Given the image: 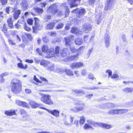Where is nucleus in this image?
I'll return each mask as SVG.
<instances>
[{"label":"nucleus","instance_id":"nucleus-1","mask_svg":"<svg viewBox=\"0 0 133 133\" xmlns=\"http://www.w3.org/2000/svg\"><path fill=\"white\" fill-rule=\"evenodd\" d=\"M11 90L15 94L19 93L21 90V84L20 81L17 79H14L11 83Z\"/></svg>","mask_w":133,"mask_h":133},{"label":"nucleus","instance_id":"nucleus-2","mask_svg":"<svg viewBox=\"0 0 133 133\" xmlns=\"http://www.w3.org/2000/svg\"><path fill=\"white\" fill-rule=\"evenodd\" d=\"M42 96L41 97V100L43 103L51 105L54 104V102L51 99V96L49 94L41 95Z\"/></svg>","mask_w":133,"mask_h":133},{"label":"nucleus","instance_id":"nucleus-3","mask_svg":"<svg viewBox=\"0 0 133 133\" xmlns=\"http://www.w3.org/2000/svg\"><path fill=\"white\" fill-rule=\"evenodd\" d=\"M60 50V47L58 46L56 47L55 51L53 48H51L50 51L48 52L47 55L50 57H55V56H59Z\"/></svg>","mask_w":133,"mask_h":133},{"label":"nucleus","instance_id":"nucleus-4","mask_svg":"<svg viewBox=\"0 0 133 133\" xmlns=\"http://www.w3.org/2000/svg\"><path fill=\"white\" fill-rule=\"evenodd\" d=\"M128 111V110L124 109H113L109 111L108 114L110 115L124 114Z\"/></svg>","mask_w":133,"mask_h":133},{"label":"nucleus","instance_id":"nucleus-5","mask_svg":"<svg viewBox=\"0 0 133 133\" xmlns=\"http://www.w3.org/2000/svg\"><path fill=\"white\" fill-rule=\"evenodd\" d=\"M74 39V36L72 35H70L64 38L65 45L66 46H70L72 43Z\"/></svg>","mask_w":133,"mask_h":133},{"label":"nucleus","instance_id":"nucleus-6","mask_svg":"<svg viewBox=\"0 0 133 133\" xmlns=\"http://www.w3.org/2000/svg\"><path fill=\"white\" fill-rule=\"evenodd\" d=\"M57 6L56 3L51 4L48 8L47 10L51 11L50 12L53 15H55L58 12V10L57 9Z\"/></svg>","mask_w":133,"mask_h":133},{"label":"nucleus","instance_id":"nucleus-7","mask_svg":"<svg viewBox=\"0 0 133 133\" xmlns=\"http://www.w3.org/2000/svg\"><path fill=\"white\" fill-rule=\"evenodd\" d=\"M78 10V14L79 15L77 16L76 17L77 18H79L81 16H83L86 12V11L84 8H82L79 10V8H76L75 9L72 10L71 12L72 13L74 14Z\"/></svg>","mask_w":133,"mask_h":133},{"label":"nucleus","instance_id":"nucleus-8","mask_svg":"<svg viewBox=\"0 0 133 133\" xmlns=\"http://www.w3.org/2000/svg\"><path fill=\"white\" fill-rule=\"evenodd\" d=\"M92 126L94 127H97V122L90 121L88 123L85 124L83 126V128L85 130H87L89 128L92 129Z\"/></svg>","mask_w":133,"mask_h":133},{"label":"nucleus","instance_id":"nucleus-9","mask_svg":"<svg viewBox=\"0 0 133 133\" xmlns=\"http://www.w3.org/2000/svg\"><path fill=\"white\" fill-rule=\"evenodd\" d=\"M115 0H107L106 4L104 8V10L105 11L110 10L113 7L112 3L114 2Z\"/></svg>","mask_w":133,"mask_h":133},{"label":"nucleus","instance_id":"nucleus-10","mask_svg":"<svg viewBox=\"0 0 133 133\" xmlns=\"http://www.w3.org/2000/svg\"><path fill=\"white\" fill-rule=\"evenodd\" d=\"M81 0H67V2L70 3L69 5L70 8L77 6L78 4L77 3H75L76 2H80Z\"/></svg>","mask_w":133,"mask_h":133},{"label":"nucleus","instance_id":"nucleus-11","mask_svg":"<svg viewBox=\"0 0 133 133\" xmlns=\"http://www.w3.org/2000/svg\"><path fill=\"white\" fill-rule=\"evenodd\" d=\"M66 4V3L65 2L61 4V6L65 9V11L64 13V17L65 18H66L68 16L70 12V10Z\"/></svg>","mask_w":133,"mask_h":133},{"label":"nucleus","instance_id":"nucleus-12","mask_svg":"<svg viewBox=\"0 0 133 133\" xmlns=\"http://www.w3.org/2000/svg\"><path fill=\"white\" fill-rule=\"evenodd\" d=\"M97 127H101L102 128H104L107 129H109L112 127L111 125L108 124L107 123H103L100 122H97Z\"/></svg>","mask_w":133,"mask_h":133},{"label":"nucleus","instance_id":"nucleus-13","mask_svg":"<svg viewBox=\"0 0 133 133\" xmlns=\"http://www.w3.org/2000/svg\"><path fill=\"white\" fill-rule=\"evenodd\" d=\"M69 54V51L67 48H63L60 53V56L62 57H65Z\"/></svg>","mask_w":133,"mask_h":133},{"label":"nucleus","instance_id":"nucleus-14","mask_svg":"<svg viewBox=\"0 0 133 133\" xmlns=\"http://www.w3.org/2000/svg\"><path fill=\"white\" fill-rule=\"evenodd\" d=\"M34 19L35 20V26H34V32H35L37 30L39 29V27L40 26L39 21L37 18L35 17Z\"/></svg>","mask_w":133,"mask_h":133},{"label":"nucleus","instance_id":"nucleus-15","mask_svg":"<svg viewBox=\"0 0 133 133\" xmlns=\"http://www.w3.org/2000/svg\"><path fill=\"white\" fill-rule=\"evenodd\" d=\"M79 54L78 53H77L76 55H72L68 56L67 58V60L68 61H74L78 59V57Z\"/></svg>","mask_w":133,"mask_h":133},{"label":"nucleus","instance_id":"nucleus-16","mask_svg":"<svg viewBox=\"0 0 133 133\" xmlns=\"http://www.w3.org/2000/svg\"><path fill=\"white\" fill-rule=\"evenodd\" d=\"M48 112L56 117H57L59 116V111L57 110L54 109L52 110H49Z\"/></svg>","mask_w":133,"mask_h":133},{"label":"nucleus","instance_id":"nucleus-17","mask_svg":"<svg viewBox=\"0 0 133 133\" xmlns=\"http://www.w3.org/2000/svg\"><path fill=\"white\" fill-rule=\"evenodd\" d=\"M105 37L104 38L105 39V44L107 47H108L109 45V35L107 34H105Z\"/></svg>","mask_w":133,"mask_h":133},{"label":"nucleus","instance_id":"nucleus-18","mask_svg":"<svg viewBox=\"0 0 133 133\" xmlns=\"http://www.w3.org/2000/svg\"><path fill=\"white\" fill-rule=\"evenodd\" d=\"M70 32L72 33L75 34L77 35L79 34L81 31L78 30L77 28L73 27L71 28Z\"/></svg>","mask_w":133,"mask_h":133},{"label":"nucleus","instance_id":"nucleus-19","mask_svg":"<svg viewBox=\"0 0 133 133\" xmlns=\"http://www.w3.org/2000/svg\"><path fill=\"white\" fill-rule=\"evenodd\" d=\"M55 24V23L53 22H50L46 25L47 29H52L54 28Z\"/></svg>","mask_w":133,"mask_h":133},{"label":"nucleus","instance_id":"nucleus-20","mask_svg":"<svg viewBox=\"0 0 133 133\" xmlns=\"http://www.w3.org/2000/svg\"><path fill=\"white\" fill-rule=\"evenodd\" d=\"M41 49L42 52L45 53L47 52V54L48 52L50 51V50H49V47L48 46L46 45H43Z\"/></svg>","mask_w":133,"mask_h":133},{"label":"nucleus","instance_id":"nucleus-21","mask_svg":"<svg viewBox=\"0 0 133 133\" xmlns=\"http://www.w3.org/2000/svg\"><path fill=\"white\" fill-rule=\"evenodd\" d=\"M64 72L67 76H72L74 75V74L73 72L70 69H64Z\"/></svg>","mask_w":133,"mask_h":133},{"label":"nucleus","instance_id":"nucleus-22","mask_svg":"<svg viewBox=\"0 0 133 133\" xmlns=\"http://www.w3.org/2000/svg\"><path fill=\"white\" fill-rule=\"evenodd\" d=\"M123 91L125 93H131L133 92V88L126 87L123 89Z\"/></svg>","mask_w":133,"mask_h":133},{"label":"nucleus","instance_id":"nucleus-23","mask_svg":"<svg viewBox=\"0 0 133 133\" xmlns=\"http://www.w3.org/2000/svg\"><path fill=\"white\" fill-rule=\"evenodd\" d=\"M75 44L77 45H80L83 43V40L80 39L78 37L76 38L75 41Z\"/></svg>","mask_w":133,"mask_h":133},{"label":"nucleus","instance_id":"nucleus-24","mask_svg":"<svg viewBox=\"0 0 133 133\" xmlns=\"http://www.w3.org/2000/svg\"><path fill=\"white\" fill-rule=\"evenodd\" d=\"M34 9L35 11L38 14H41L43 12V10L42 8L39 7L34 8Z\"/></svg>","mask_w":133,"mask_h":133},{"label":"nucleus","instance_id":"nucleus-25","mask_svg":"<svg viewBox=\"0 0 133 133\" xmlns=\"http://www.w3.org/2000/svg\"><path fill=\"white\" fill-rule=\"evenodd\" d=\"M21 13V11L18 10L15 11L13 15L15 19H17Z\"/></svg>","mask_w":133,"mask_h":133},{"label":"nucleus","instance_id":"nucleus-26","mask_svg":"<svg viewBox=\"0 0 133 133\" xmlns=\"http://www.w3.org/2000/svg\"><path fill=\"white\" fill-rule=\"evenodd\" d=\"M9 27L11 28L13 27V22L11 18L8 19L7 21Z\"/></svg>","mask_w":133,"mask_h":133},{"label":"nucleus","instance_id":"nucleus-27","mask_svg":"<svg viewBox=\"0 0 133 133\" xmlns=\"http://www.w3.org/2000/svg\"><path fill=\"white\" fill-rule=\"evenodd\" d=\"M85 118L84 116H82L80 117L79 123L80 125H83L85 122Z\"/></svg>","mask_w":133,"mask_h":133},{"label":"nucleus","instance_id":"nucleus-28","mask_svg":"<svg viewBox=\"0 0 133 133\" xmlns=\"http://www.w3.org/2000/svg\"><path fill=\"white\" fill-rule=\"evenodd\" d=\"M17 65L18 68L22 69H25L27 68L28 67V65H27L25 64V66H24L21 63H18V64Z\"/></svg>","mask_w":133,"mask_h":133},{"label":"nucleus","instance_id":"nucleus-29","mask_svg":"<svg viewBox=\"0 0 133 133\" xmlns=\"http://www.w3.org/2000/svg\"><path fill=\"white\" fill-rule=\"evenodd\" d=\"M50 63L44 59H42L40 62V64L41 65H43L44 66H46Z\"/></svg>","mask_w":133,"mask_h":133},{"label":"nucleus","instance_id":"nucleus-30","mask_svg":"<svg viewBox=\"0 0 133 133\" xmlns=\"http://www.w3.org/2000/svg\"><path fill=\"white\" fill-rule=\"evenodd\" d=\"M7 28L6 27L5 24H4L2 28V30L4 32L6 36H8L7 32Z\"/></svg>","mask_w":133,"mask_h":133},{"label":"nucleus","instance_id":"nucleus-31","mask_svg":"<svg viewBox=\"0 0 133 133\" xmlns=\"http://www.w3.org/2000/svg\"><path fill=\"white\" fill-rule=\"evenodd\" d=\"M76 94L77 96H81L82 94H83V92L79 90H76L74 91Z\"/></svg>","mask_w":133,"mask_h":133},{"label":"nucleus","instance_id":"nucleus-32","mask_svg":"<svg viewBox=\"0 0 133 133\" xmlns=\"http://www.w3.org/2000/svg\"><path fill=\"white\" fill-rule=\"evenodd\" d=\"M64 25L63 23H61L58 24L56 26V28L57 29H59L62 28Z\"/></svg>","mask_w":133,"mask_h":133},{"label":"nucleus","instance_id":"nucleus-33","mask_svg":"<svg viewBox=\"0 0 133 133\" xmlns=\"http://www.w3.org/2000/svg\"><path fill=\"white\" fill-rule=\"evenodd\" d=\"M70 50L72 53L76 52L78 51V50L76 49L74 47H71L69 48Z\"/></svg>","mask_w":133,"mask_h":133},{"label":"nucleus","instance_id":"nucleus-34","mask_svg":"<svg viewBox=\"0 0 133 133\" xmlns=\"http://www.w3.org/2000/svg\"><path fill=\"white\" fill-rule=\"evenodd\" d=\"M83 28L85 30H88L91 29V26L90 25H84L83 26Z\"/></svg>","mask_w":133,"mask_h":133},{"label":"nucleus","instance_id":"nucleus-35","mask_svg":"<svg viewBox=\"0 0 133 133\" xmlns=\"http://www.w3.org/2000/svg\"><path fill=\"white\" fill-rule=\"evenodd\" d=\"M70 67L71 69L77 68L76 63H73L71 64Z\"/></svg>","mask_w":133,"mask_h":133},{"label":"nucleus","instance_id":"nucleus-36","mask_svg":"<svg viewBox=\"0 0 133 133\" xmlns=\"http://www.w3.org/2000/svg\"><path fill=\"white\" fill-rule=\"evenodd\" d=\"M70 67L71 69L77 68L76 63H73L71 64Z\"/></svg>","mask_w":133,"mask_h":133},{"label":"nucleus","instance_id":"nucleus-37","mask_svg":"<svg viewBox=\"0 0 133 133\" xmlns=\"http://www.w3.org/2000/svg\"><path fill=\"white\" fill-rule=\"evenodd\" d=\"M17 110L11 109L10 110V116L16 115V111H17Z\"/></svg>","mask_w":133,"mask_h":133},{"label":"nucleus","instance_id":"nucleus-38","mask_svg":"<svg viewBox=\"0 0 133 133\" xmlns=\"http://www.w3.org/2000/svg\"><path fill=\"white\" fill-rule=\"evenodd\" d=\"M14 10V9L13 8L10 7H8L6 8L5 10L7 13L9 14L10 11L11 10L12 11H13Z\"/></svg>","mask_w":133,"mask_h":133},{"label":"nucleus","instance_id":"nucleus-39","mask_svg":"<svg viewBox=\"0 0 133 133\" xmlns=\"http://www.w3.org/2000/svg\"><path fill=\"white\" fill-rule=\"evenodd\" d=\"M77 68H79L82 67L83 64L82 62H76Z\"/></svg>","mask_w":133,"mask_h":133},{"label":"nucleus","instance_id":"nucleus-40","mask_svg":"<svg viewBox=\"0 0 133 133\" xmlns=\"http://www.w3.org/2000/svg\"><path fill=\"white\" fill-rule=\"evenodd\" d=\"M88 78L89 79L92 80H93L95 78L93 75L91 73L89 74L88 76Z\"/></svg>","mask_w":133,"mask_h":133},{"label":"nucleus","instance_id":"nucleus-41","mask_svg":"<svg viewBox=\"0 0 133 133\" xmlns=\"http://www.w3.org/2000/svg\"><path fill=\"white\" fill-rule=\"evenodd\" d=\"M51 18V16L50 15H47L44 17V19L46 21H48Z\"/></svg>","mask_w":133,"mask_h":133},{"label":"nucleus","instance_id":"nucleus-42","mask_svg":"<svg viewBox=\"0 0 133 133\" xmlns=\"http://www.w3.org/2000/svg\"><path fill=\"white\" fill-rule=\"evenodd\" d=\"M47 4V3L45 2H41L40 3L41 7L42 9L43 8H45Z\"/></svg>","mask_w":133,"mask_h":133},{"label":"nucleus","instance_id":"nucleus-43","mask_svg":"<svg viewBox=\"0 0 133 133\" xmlns=\"http://www.w3.org/2000/svg\"><path fill=\"white\" fill-rule=\"evenodd\" d=\"M106 73H108V77H111V76H112V73L111 70H107L106 71Z\"/></svg>","mask_w":133,"mask_h":133},{"label":"nucleus","instance_id":"nucleus-44","mask_svg":"<svg viewBox=\"0 0 133 133\" xmlns=\"http://www.w3.org/2000/svg\"><path fill=\"white\" fill-rule=\"evenodd\" d=\"M25 35L30 40H31L32 39V37L31 35L29 34H25Z\"/></svg>","mask_w":133,"mask_h":133},{"label":"nucleus","instance_id":"nucleus-45","mask_svg":"<svg viewBox=\"0 0 133 133\" xmlns=\"http://www.w3.org/2000/svg\"><path fill=\"white\" fill-rule=\"evenodd\" d=\"M118 77V75L116 74H114L111 76V78L112 79L117 78Z\"/></svg>","mask_w":133,"mask_h":133},{"label":"nucleus","instance_id":"nucleus-46","mask_svg":"<svg viewBox=\"0 0 133 133\" xmlns=\"http://www.w3.org/2000/svg\"><path fill=\"white\" fill-rule=\"evenodd\" d=\"M28 101H29V103L32 106V107L33 108V102L32 100L29 99H27Z\"/></svg>","mask_w":133,"mask_h":133},{"label":"nucleus","instance_id":"nucleus-47","mask_svg":"<svg viewBox=\"0 0 133 133\" xmlns=\"http://www.w3.org/2000/svg\"><path fill=\"white\" fill-rule=\"evenodd\" d=\"M8 41L10 44H11L12 45H14L15 44L14 41L10 38H9L8 39Z\"/></svg>","mask_w":133,"mask_h":133},{"label":"nucleus","instance_id":"nucleus-48","mask_svg":"<svg viewBox=\"0 0 133 133\" xmlns=\"http://www.w3.org/2000/svg\"><path fill=\"white\" fill-rule=\"evenodd\" d=\"M22 101L19 100H16V103L18 105L21 106Z\"/></svg>","mask_w":133,"mask_h":133},{"label":"nucleus","instance_id":"nucleus-49","mask_svg":"<svg viewBox=\"0 0 133 133\" xmlns=\"http://www.w3.org/2000/svg\"><path fill=\"white\" fill-rule=\"evenodd\" d=\"M21 106H22L24 107H27L28 106V104L22 101Z\"/></svg>","mask_w":133,"mask_h":133},{"label":"nucleus","instance_id":"nucleus-50","mask_svg":"<svg viewBox=\"0 0 133 133\" xmlns=\"http://www.w3.org/2000/svg\"><path fill=\"white\" fill-rule=\"evenodd\" d=\"M8 2L7 0H1V2L3 5H6Z\"/></svg>","mask_w":133,"mask_h":133},{"label":"nucleus","instance_id":"nucleus-51","mask_svg":"<svg viewBox=\"0 0 133 133\" xmlns=\"http://www.w3.org/2000/svg\"><path fill=\"white\" fill-rule=\"evenodd\" d=\"M34 80L38 83H42V81H39L38 79L35 76H34Z\"/></svg>","mask_w":133,"mask_h":133},{"label":"nucleus","instance_id":"nucleus-52","mask_svg":"<svg viewBox=\"0 0 133 133\" xmlns=\"http://www.w3.org/2000/svg\"><path fill=\"white\" fill-rule=\"evenodd\" d=\"M27 22L28 24L32 25V24L33 20L29 18L28 19Z\"/></svg>","mask_w":133,"mask_h":133},{"label":"nucleus","instance_id":"nucleus-53","mask_svg":"<svg viewBox=\"0 0 133 133\" xmlns=\"http://www.w3.org/2000/svg\"><path fill=\"white\" fill-rule=\"evenodd\" d=\"M40 78L42 81H43L45 82L46 83H47L48 82V80L45 78L42 77H40Z\"/></svg>","mask_w":133,"mask_h":133},{"label":"nucleus","instance_id":"nucleus-54","mask_svg":"<svg viewBox=\"0 0 133 133\" xmlns=\"http://www.w3.org/2000/svg\"><path fill=\"white\" fill-rule=\"evenodd\" d=\"M20 112L21 115L25 114L26 113L25 111L23 109H22L20 110Z\"/></svg>","mask_w":133,"mask_h":133},{"label":"nucleus","instance_id":"nucleus-55","mask_svg":"<svg viewBox=\"0 0 133 133\" xmlns=\"http://www.w3.org/2000/svg\"><path fill=\"white\" fill-rule=\"evenodd\" d=\"M10 110H5V114L7 115L10 116Z\"/></svg>","mask_w":133,"mask_h":133},{"label":"nucleus","instance_id":"nucleus-56","mask_svg":"<svg viewBox=\"0 0 133 133\" xmlns=\"http://www.w3.org/2000/svg\"><path fill=\"white\" fill-rule=\"evenodd\" d=\"M24 28L25 30L26 31H29L30 30V28L29 27H28L26 25V24L24 25Z\"/></svg>","mask_w":133,"mask_h":133},{"label":"nucleus","instance_id":"nucleus-57","mask_svg":"<svg viewBox=\"0 0 133 133\" xmlns=\"http://www.w3.org/2000/svg\"><path fill=\"white\" fill-rule=\"evenodd\" d=\"M26 2L25 3H22V7L24 8V9H25L26 8L27 6V4L26 3Z\"/></svg>","mask_w":133,"mask_h":133},{"label":"nucleus","instance_id":"nucleus-58","mask_svg":"<svg viewBox=\"0 0 133 133\" xmlns=\"http://www.w3.org/2000/svg\"><path fill=\"white\" fill-rule=\"evenodd\" d=\"M8 75V73L7 72H5L4 73L1 74L0 75V77H3L4 76H7Z\"/></svg>","mask_w":133,"mask_h":133},{"label":"nucleus","instance_id":"nucleus-59","mask_svg":"<svg viewBox=\"0 0 133 133\" xmlns=\"http://www.w3.org/2000/svg\"><path fill=\"white\" fill-rule=\"evenodd\" d=\"M95 2V0H89V3L91 4H94Z\"/></svg>","mask_w":133,"mask_h":133},{"label":"nucleus","instance_id":"nucleus-60","mask_svg":"<svg viewBox=\"0 0 133 133\" xmlns=\"http://www.w3.org/2000/svg\"><path fill=\"white\" fill-rule=\"evenodd\" d=\"M79 121L78 120H75L74 122V124H75L77 127H78L79 125Z\"/></svg>","mask_w":133,"mask_h":133},{"label":"nucleus","instance_id":"nucleus-61","mask_svg":"<svg viewBox=\"0 0 133 133\" xmlns=\"http://www.w3.org/2000/svg\"><path fill=\"white\" fill-rule=\"evenodd\" d=\"M88 36H85L84 37V42H87L88 40Z\"/></svg>","mask_w":133,"mask_h":133},{"label":"nucleus","instance_id":"nucleus-62","mask_svg":"<svg viewBox=\"0 0 133 133\" xmlns=\"http://www.w3.org/2000/svg\"><path fill=\"white\" fill-rule=\"evenodd\" d=\"M86 74V71L85 69L83 70L81 72V74L83 75H85Z\"/></svg>","mask_w":133,"mask_h":133},{"label":"nucleus","instance_id":"nucleus-63","mask_svg":"<svg viewBox=\"0 0 133 133\" xmlns=\"http://www.w3.org/2000/svg\"><path fill=\"white\" fill-rule=\"evenodd\" d=\"M74 119V117H71L70 119V124H72Z\"/></svg>","mask_w":133,"mask_h":133},{"label":"nucleus","instance_id":"nucleus-64","mask_svg":"<svg viewBox=\"0 0 133 133\" xmlns=\"http://www.w3.org/2000/svg\"><path fill=\"white\" fill-rule=\"evenodd\" d=\"M56 33L55 32L51 31L50 32V35L51 36H56Z\"/></svg>","mask_w":133,"mask_h":133}]
</instances>
